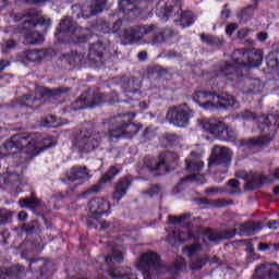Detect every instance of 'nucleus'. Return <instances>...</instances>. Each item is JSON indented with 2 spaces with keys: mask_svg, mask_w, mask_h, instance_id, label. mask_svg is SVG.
<instances>
[{
  "mask_svg": "<svg viewBox=\"0 0 279 279\" xmlns=\"http://www.w3.org/2000/svg\"><path fill=\"white\" fill-rule=\"evenodd\" d=\"M56 147V142L51 138H44L43 141H35L26 135H13L10 141L3 144L0 148V154L4 156H17L20 161L29 162L32 158L43 154L46 149Z\"/></svg>",
  "mask_w": 279,
  "mask_h": 279,
  "instance_id": "obj_1",
  "label": "nucleus"
},
{
  "mask_svg": "<svg viewBox=\"0 0 279 279\" xmlns=\"http://www.w3.org/2000/svg\"><path fill=\"white\" fill-rule=\"evenodd\" d=\"M145 34H153V45H158V43H165L167 38H171L175 33H173L171 28L161 31L156 24H150L144 27L137 26L125 29L121 36V43L122 45H134V43H138Z\"/></svg>",
  "mask_w": 279,
  "mask_h": 279,
  "instance_id": "obj_2",
  "label": "nucleus"
},
{
  "mask_svg": "<svg viewBox=\"0 0 279 279\" xmlns=\"http://www.w3.org/2000/svg\"><path fill=\"white\" fill-rule=\"evenodd\" d=\"M262 230L263 225L260 222L248 221L242 225H235L233 229L225 231L207 229L205 230V236L208 238L211 243H219V241L234 239L236 234H240L241 236H254L256 232H260Z\"/></svg>",
  "mask_w": 279,
  "mask_h": 279,
  "instance_id": "obj_3",
  "label": "nucleus"
},
{
  "mask_svg": "<svg viewBox=\"0 0 279 279\" xmlns=\"http://www.w3.org/2000/svg\"><path fill=\"white\" fill-rule=\"evenodd\" d=\"M157 16L162 21H169L170 16H180V25L182 27H191L195 23V16L192 12L182 13V3L175 2L167 8V2L160 1L157 4Z\"/></svg>",
  "mask_w": 279,
  "mask_h": 279,
  "instance_id": "obj_4",
  "label": "nucleus"
},
{
  "mask_svg": "<svg viewBox=\"0 0 279 279\" xmlns=\"http://www.w3.org/2000/svg\"><path fill=\"white\" fill-rule=\"evenodd\" d=\"M201 125L205 132L211 134L218 141H236V131L228 128L226 123L215 119H204Z\"/></svg>",
  "mask_w": 279,
  "mask_h": 279,
  "instance_id": "obj_5",
  "label": "nucleus"
},
{
  "mask_svg": "<svg viewBox=\"0 0 279 279\" xmlns=\"http://www.w3.org/2000/svg\"><path fill=\"white\" fill-rule=\"evenodd\" d=\"M105 263L109 268L107 274L111 279H138L136 275L132 274L130 267L112 268L117 263H123V252L119 248L113 250L112 254L105 258Z\"/></svg>",
  "mask_w": 279,
  "mask_h": 279,
  "instance_id": "obj_6",
  "label": "nucleus"
},
{
  "mask_svg": "<svg viewBox=\"0 0 279 279\" xmlns=\"http://www.w3.org/2000/svg\"><path fill=\"white\" fill-rule=\"evenodd\" d=\"M59 34H63L70 43H86L88 40V31L77 26L72 17L63 19L58 28Z\"/></svg>",
  "mask_w": 279,
  "mask_h": 279,
  "instance_id": "obj_7",
  "label": "nucleus"
},
{
  "mask_svg": "<svg viewBox=\"0 0 279 279\" xmlns=\"http://www.w3.org/2000/svg\"><path fill=\"white\" fill-rule=\"evenodd\" d=\"M136 268L143 274L145 279H151L153 276H158L160 269H162L160 256L154 252H146L138 258Z\"/></svg>",
  "mask_w": 279,
  "mask_h": 279,
  "instance_id": "obj_8",
  "label": "nucleus"
},
{
  "mask_svg": "<svg viewBox=\"0 0 279 279\" xmlns=\"http://www.w3.org/2000/svg\"><path fill=\"white\" fill-rule=\"evenodd\" d=\"M232 60L242 69H256L263 64V51L254 48L246 51L238 49L232 53Z\"/></svg>",
  "mask_w": 279,
  "mask_h": 279,
  "instance_id": "obj_9",
  "label": "nucleus"
},
{
  "mask_svg": "<svg viewBox=\"0 0 279 279\" xmlns=\"http://www.w3.org/2000/svg\"><path fill=\"white\" fill-rule=\"evenodd\" d=\"M191 117H193V110L186 105H180L170 108L166 118L170 123L177 125V128H186L189 121H191Z\"/></svg>",
  "mask_w": 279,
  "mask_h": 279,
  "instance_id": "obj_10",
  "label": "nucleus"
},
{
  "mask_svg": "<svg viewBox=\"0 0 279 279\" xmlns=\"http://www.w3.org/2000/svg\"><path fill=\"white\" fill-rule=\"evenodd\" d=\"M186 162V171H189L190 175L187 178L182 179L181 182H204V175L202 174V169H204V161L199 159V155L192 151L189 158L185 159Z\"/></svg>",
  "mask_w": 279,
  "mask_h": 279,
  "instance_id": "obj_11",
  "label": "nucleus"
},
{
  "mask_svg": "<svg viewBox=\"0 0 279 279\" xmlns=\"http://www.w3.org/2000/svg\"><path fill=\"white\" fill-rule=\"evenodd\" d=\"M232 156H234V154L230 148L225 146H214L208 166L223 167V169H228V167L232 165Z\"/></svg>",
  "mask_w": 279,
  "mask_h": 279,
  "instance_id": "obj_12",
  "label": "nucleus"
},
{
  "mask_svg": "<svg viewBox=\"0 0 279 279\" xmlns=\"http://www.w3.org/2000/svg\"><path fill=\"white\" fill-rule=\"evenodd\" d=\"M104 135L101 133H92L90 131H82L76 138V145L85 153L93 151L99 147Z\"/></svg>",
  "mask_w": 279,
  "mask_h": 279,
  "instance_id": "obj_13",
  "label": "nucleus"
},
{
  "mask_svg": "<svg viewBox=\"0 0 279 279\" xmlns=\"http://www.w3.org/2000/svg\"><path fill=\"white\" fill-rule=\"evenodd\" d=\"M141 132V124L136 123H121V125L114 130H110L108 134H104L107 141H116L117 138H132L135 134Z\"/></svg>",
  "mask_w": 279,
  "mask_h": 279,
  "instance_id": "obj_14",
  "label": "nucleus"
},
{
  "mask_svg": "<svg viewBox=\"0 0 279 279\" xmlns=\"http://www.w3.org/2000/svg\"><path fill=\"white\" fill-rule=\"evenodd\" d=\"M216 102L207 100L201 106L205 110H214V108H236V98L232 95L213 96Z\"/></svg>",
  "mask_w": 279,
  "mask_h": 279,
  "instance_id": "obj_15",
  "label": "nucleus"
},
{
  "mask_svg": "<svg viewBox=\"0 0 279 279\" xmlns=\"http://www.w3.org/2000/svg\"><path fill=\"white\" fill-rule=\"evenodd\" d=\"M89 213L92 217L99 221L104 215H110V202L105 198H93L88 203Z\"/></svg>",
  "mask_w": 279,
  "mask_h": 279,
  "instance_id": "obj_16",
  "label": "nucleus"
},
{
  "mask_svg": "<svg viewBox=\"0 0 279 279\" xmlns=\"http://www.w3.org/2000/svg\"><path fill=\"white\" fill-rule=\"evenodd\" d=\"M253 279H279V265L263 264L255 269Z\"/></svg>",
  "mask_w": 279,
  "mask_h": 279,
  "instance_id": "obj_17",
  "label": "nucleus"
},
{
  "mask_svg": "<svg viewBox=\"0 0 279 279\" xmlns=\"http://www.w3.org/2000/svg\"><path fill=\"white\" fill-rule=\"evenodd\" d=\"M112 53V43L105 40L104 43L93 44L89 48V60L92 62H101V58L106 56V52Z\"/></svg>",
  "mask_w": 279,
  "mask_h": 279,
  "instance_id": "obj_18",
  "label": "nucleus"
},
{
  "mask_svg": "<svg viewBox=\"0 0 279 279\" xmlns=\"http://www.w3.org/2000/svg\"><path fill=\"white\" fill-rule=\"evenodd\" d=\"M41 25L49 27L51 25V20L46 17H38L36 11L31 10L26 13V20L22 24V29H34V27Z\"/></svg>",
  "mask_w": 279,
  "mask_h": 279,
  "instance_id": "obj_19",
  "label": "nucleus"
},
{
  "mask_svg": "<svg viewBox=\"0 0 279 279\" xmlns=\"http://www.w3.org/2000/svg\"><path fill=\"white\" fill-rule=\"evenodd\" d=\"M76 180H90V170L86 167L74 166L65 177L61 178L62 182H75Z\"/></svg>",
  "mask_w": 279,
  "mask_h": 279,
  "instance_id": "obj_20",
  "label": "nucleus"
},
{
  "mask_svg": "<svg viewBox=\"0 0 279 279\" xmlns=\"http://www.w3.org/2000/svg\"><path fill=\"white\" fill-rule=\"evenodd\" d=\"M130 186H132V179H130V177H124L120 179L112 194L113 202H117V204H119V202H121V199H123V197L128 195V190L130 189Z\"/></svg>",
  "mask_w": 279,
  "mask_h": 279,
  "instance_id": "obj_21",
  "label": "nucleus"
},
{
  "mask_svg": "<svg viewBox=\"0 0 279 279\" xmlns=\"http://www.w3.org/2000/svg\"><path fill=\"white\" fill-rule=\"evenodd\" d=\"M242 178L246 181L244 185L246 191H254V189H258V186L265 184L266 181L265 175L252 171L248 173H243Z\"/></svg>",
  "mask_w": 279,
  "mask_h": 279,
  "instance_id": "obj_22",
  "label": "nucleus"
},
{
  "mask_svg": "<svg viewBox=\"0 0 279 279\" xmlns=\"http://www.w3.org/2000/svg\"><path fill=\"white\" fill-rule=\"evenodd\" d=\"M99 101L97 98L90 97V93L85 92L81 97L72 104V110H86V108H95Z\"/></svg>",
  "mask_w": 279,
  "mask_h": 279,
  "instance_id": "obj_23",
  "label": "nucleus"
},
{
  "mask_svg": "<svg viewBox=\"0 0 279 279\" xmlns=\"http://www.w3.org/2000/svg\"><path fill=\"white\" fill-rule=\"evenodd\" d=\"M25 267L13 266L11 268L0 269V279H21L25 277Z\"/></svg>",
  "mask_w": 279,
  "mask_h": 279,
  "instance_id": "obj_24",
  "label": "nucleus"
},
{
  "mask_svg": "<svg viewBox=\"0 0 279 279\" xmlns=\"http://www.w3.org/2000/svg\"><path fill=\"white\" fill-rule=\"evenodd\" d=\"M107 3L108 0H92V3L88 7V9L83 10V16L85 19H88L90 16L99 14V12H104V9L106 8Z\"/></svg>",
  "mask_w": 279,
  "mask_h": 279,
  "instance_id": "obj_25",
  "label": "nucleus"
},
{
  "mask_svg": "<svg viewBox=\"0 0 279 279\" xmlns=\"http://www.w3.org/2000/svg\"><path fill=\"white\" fill-rule=\"evenodd\" d=\"M268 143H271V137L268 135L241 141V145H245L246 147H263V145H268Z\"/></svg>",
  "mask_w": 279,
  "mask_h": 279,
  "instance_id": "obj_26",
  "label": "nucleus"
},
{
  "mask_svg": "<svg viewBox=\"0 0 279 279\" xmlns=\"http://www.w3.org/2000/svg\"><path fill=\"white\" fill-rule=\"evenodd\" d=\"M222 77L229 80V82H234L239 78V69L232 64H227L221 71Z\"/></svg>",
  "mask_w": 279,
  "mask_h": 279,
  "instance_id": "obj_27",
  "label": "nucleus"
},
{
  "mask_svg": "<svg viewBox=\"0 0 279 279\" xmlns=\"http://www.w3.org/2000/svg\"><path fill=\"white\" fill-rule=\"evenodd\" d=\"M19 205L21 208H38L40 206V201L36 197V195L32 194L31 197L21 198L19 201Z\"/></svg>",
  "mask_w": 279,
  "mask_h": 279,
  "instance_id": "obj_28",
  "label": "nucleus"
},
{
  "mask_svg": "<svg viewBox=\"0 0 279 279\" xmlns=\"http://www.w3.org/2000/svg\"><path fill=\"white\" fill-rule=\"evenodd\" d=\"M45 51L43 50H26L24 52V58L28 60V62H40L45 60Z\"/></svg>",
  "mask_w": 279,
  "mask_h": 279,
  "instance_id": "obj_29",
  "label": "nucleus"
},
{
  "mask_svg": "<svg viewBox=\"0 0 279 279\" xmlns=\"http://www.w3.org/2000/svg\"><path fill=\"white\" fill-rule=\"evenodd\" d=\"M45 41V37L43 34L38 32H29L25 35L26 45H40V43Z\"/></svg>",
  "mask_w": 279,
  "mask_h": 279,
  "instance_id": "obj_30",
  "label": "nucleus"
},
{
  "mask_svg": "<svg viewBox=\"0 0 279 279\" xmlns=\"http://www.w3.org/2000/svg\"><path fill=\"white\" fill-rule=\"evenodd\" d=\"M171 156V153H168L166 155H161L159 157V161L151 163L148 167V169H150V171H160V169H165V167H167V162H169V157Z\"/></svg>",
  "mask_w": 279,
  "mask_h": 279,
  "instance_id": "obj_31",
  "label": "nucleus"
},
{
  "mask_svg": "<svg viewBox=\"0 0 279 279\" xmlns=\"http://www.w3.org/2000/svg\"><path fill=\"white\" fill-rule=\"evenodd\" d=\"M136 10V4L130 0H120L119 1V11L120 12H134Z\"/></svg>",
  "mask_w": 279,
  "mask_h": 279,
  "instance_id": "obj_32",
  "label": "nucleus"
},
{
  "mask_svg": "<svg viewBox=\"0 0 279 279\" xmlns=\"http://www.w3.org/2000/svg\"><path fill=\"white\" fill-rule=\"evenodd\" d=\"M202 251V245L199 244H193L190 246H185L183 248V254L184 256H187V258H193V256H195V254H197V252Z\"/></svg>",
  "mask_w": 279,
  "mask_h": 279,
  "instance_id": "obj_33",
  "label": "nucleus"
},
{
  "mask_svg": "<svg viewBox=\"0 0 279 279\" xmlns=\"http://www.w3.org/2000/svg\"><path fill=\"white\" fill-rule=\"evenodd\" d=\"M173 239L174 241H177V243H184V241H189V239H192V236H191V233H189V230L174 231Z\"/></svg>",
  "mask_w": 279,
  "mask_h": 279,
  "instance_id": "obj_34",
  "label": "nucleus"
},
{
  "mask_svg": "<svg viewBox=\"0 0 279 279\" xmlns=\"http://www.w3.org/2000/svg\"><path fill=\"white\" fill-rule=\"evenodd\" d=\"M117 175H119V169H117L114 166H111L106 174L101 178L100 182H110V180H113L117 178Z\"/></svg>",
  "mask_w": 279,
  "mask_h": 279,
  "instance_id": "obj_35",
  "label": "nucleus"
},
{
  "mask_svg": "<svg viewBox=\"0 0 279 279\" xmlns=\"http://www.w3.org/2000/svg\"><path fill=\"white\" fill-rule=\"evenodd\" d=\"M123 88L125 93H136L140 86L134 78H129L128 82L123 84Z\"/></svg>",
  "mask_w": 279,
  "mask_h": 279,
  "instance_id": "obj_36",
  "label": "nucleus"
},
{
  "mask_svg": "<svg viewBox=\"0 0 279 279\" xmlns=\"http://www.w3.org/2000/svg\"><path fill=\"white\" fill-rule=\"evenodd\" d=\"M12 221V213L8 209H0V226H5Z\"/></svg>",
  "mask_w": 279,
  "mask_h": 279,
  "instance_id": "obj_37",
  "label": "nucleus"
},
{
  "mask_svg": "<svg viewBox=\"0 0 279 279\" xmlns=\"http://www.w3.org/2000/svg\"><path fill=\"white\" fill-rule=\"evenodd\" d=\"M17 180L19 174L7 172V174L2 175L0 182H3L4 184H14V182H17Z\"/></svg>",
  "mask_w": 279,
  "mask_h": 279,
  "instance_id": "obj_38",
  "label": "nucleus"
},
{
  "mask_svg": "<svg viewBox=\"0 0 279 279\" xmlns=\"http://www.w3.org/2000/svg\"><path fill=\"white\" fill-rule=\"evenodd\" d=\"M204 265H206V258H198L191 263L190 269H192V271H199V269H202Z\"/></svg>",
  "mask_w": 279,
  "mask_h": 279,
  "instance_id": "obj_39",
  "label": "nucleus"
},
{
  "mask_svg": "<svg viewBox=\"0 0 279 279\" xmlns=\"http://www.w3.org/2000/svg\"><path fill=\"white\" fill-rule=\"evenodd\" d=\"M191 218V214H183L181 216H169L170 223H182Z\"/></svg>",
  "mask_w": 279,
  "mask_h": 279,
  "instance_id": "obj_40",
  "label": "nucleus"
},
{
  "mask_svg": "<svg viewBox=\"0 0 279 279\" xmlns=\"http://www.w3.org/2000/svg\"><path fill=\"white\" fill-rule=\"evenodd\" d=\"M202 43H205L206 45H209V47H214V45L217 43V37L213 35H201Z\"/></svg>",
  "mask_w": 279,
  "mask_h": 279,
  "instance_id": "obj_41",
  "label": "nucleus"
},
{
  "mask_svg": "<svg viewBox=\"0 0 279 279\" xmlns=\"http://www.w3.org/2000/svg\"><path fill=\"white\" fill-rule=\"evenodd\" d=\"M257 248H258L259 252H267V250H274L275 252H277L278 245L267 244V243H259L257 245Z\"/></svg>",
  "mask_w": 279,
  "mask_h": 279,
  "instance_id": "obj_42",
  "label": "nucleus"
},
{
  "mask_svg": "<svg viewBox=\"0 0 279 279\" xmlns=\"http://www.w3.org/2000/svg\"><path fill=\"white\" fill-rule=\"evenodd\" d=\"M101 184H106V182H99L98 184L92 185L87 191H85V195H90L93 193H99L101 191Z\"/></svg>",
  "mask_w": 279,
  "mask_h": 279,
  "instance_id": "obj_43",
  "label": "nucleus"
},
{
  "mask_svg": "<svg viewBox=\"0 0 279 279\" xmlns=\"http://www.w3.org/2000/svg\"><path fill=\"white\" fill-rule=\"evenodd\" d=\"M121 25H123V22L121 20H118L110 29L105 31L107 34H117L121 29Z\"/></svg>",
  "mask_w": 279,
  "mask_h": 279,
  "instance_id": "obj_44",
  "label": "nucleus"
},
{
  "mask_svg": "<svg viewBox=\"0 0 279 279\" xmlns=\"http://www.w3.org/2000/svg\"><path fill=\"white\" fill-rule=\"evenodd\" d=\"M174 267L177 269V271H184V269H186V260H184V258H179L175 264Z\"/></svg>",
  "mask_w": 279,
  "mask_h": 279,
  "instance_id": "obj_45",
  "label": "nucleus"
},
{
  "mask_svg": "<svg viewBox=\"0 0 279 279\" xmlns=\"http://www.w3.org/2000/svg\"><path fill=\"white\" fill-rule=\"evenodd\" d=\"M214 95V93L201 90L196 93V99H208V97H213Z\"/></svg>",
  "mask_w": 279,
  "mask_h": 279,
  "instance_id": "obj_46",
  "label": "nucleus"
},
{
  "mask_svg": "<svg viewBox=\"0 0 279 279\" xmlns=\"http://www.w3.org/2000/svg\"><path fill=\"white\" fill-rule=\"evenodd\" d=\"M236 27H239L238 24H234V23L229 24L226 28V34L228 36H232V34H234V32H236Z\"/></svg>",
  "mask_w": 279,
  "mask_h": 279,
  "instance_id": "obj_47",
  "label": "nucleus"
},
{
  "mask_svg": "<svg viewBox=\"0 0 279 279\" xmlns=\"http://www.w3.org/2000/svg\"><path fill=\"white\" fill-rule=\"evenodd\" d=\"M229 186H231V189H233V193H239V180H230L229 181Z\"/></svg>",
  "mask_w": 279,
  "mask_h": 279,
  "instance_id": "obj_48",
  "label": "nucleus"
},
{
  "mask_svg": "<svg viewBox=\"0 0 279 279\" xmlns=\"http://www.w3.org/2000/svg\"><path fill=\"white\" fill-rule=\"evenodd\" d=\"M24 99L26 101V106H32V105L36 104V101H38V98L33 97L32 95L24 97Z\"/></svg>",
  "mask_w": 279,
  "mask_h": 279,
  "instance_id": "obj_49",
  "label": "nucleus"
},
{
  "mask_svg": "<svg viewBox=\"0 0 279 279\" xmlns=\"http://www.w3.org/2000/svg\"><path fill=\"white\" fill-rule=\"evenodd\" d=\"M146 195H149V197H154V195H158L160 193V187L158 185L153 186L150 192H144Z\"/></svg>",
  "mask_w": 279,
  "mask_h": 279,
  "instance_id": "obj_50",
  "label": "nucleus"
},
{
  "mask_svg": "<svg viewBox=\"0 0 279 279\" xmlns=\"http://www.w3.org/2000/svg\"><path fill=\"white\" fill-rule=\"evenodd\" d=\"M250 32H252L250 28H243L239 31L238 38H246V36L250 35Z\"/></svg>",
  "mask_w": 279,
  "mask_h": 279,
  "instance_id": "obj_51",
  "label": "nucleus"
},
{
  "mask_svg": "<svg viewBox=\"0 0 279 279\" xmlns=\"http://www.w3.org/2000/svg\"><path fill=\"white\" fill-rule=\"evenodd\" d=\"M267 38H269V35L265 32L257 34V39L259 40V43H265V40H267Z\"/></svg>",
  "mask_w": 279,
  "mask_h": 279,
  "instance_id": "obj_52",
  "label": "nucleus"
},
{
  "mask_svg": "<svg viewBox=\"0 0 279 279\" xmlns=\"http://www.w3.org/2000/svg\"><path fill=\"white\" fill-rule=\"evenodd\" d=\"M268 228H269L270 230H278V228H279V221H278V220H270V221L268 222Z\"/></svg>",
  "mask_w": 279,
  "mask_h": 279,
  "instance_id": "obj_53",
  "label": "nucleus"
},
{
  "mask_svg": "<svg viewBox=\"0 0 279 279\" xmlns=\"http://www.w3.org/2000/svg\"><path fill=\"white\" fill-rule=\"evenodd\" d=\"M222 16H225V19H229L230 17V9H228V4H226L221 11Z\"/></svg>",
  "mask_w": 279,
  "mask_h": 279,
  "instance_id": "obj_54",
  "label": "nucleus"
},
{
  "mask_svg": "<svg viewBox=\"0 0 279 279\" xmlns=\"http://www.w3.org/2000/svg\"><path fill=\"white\" fill-rule=\"evenodd\" d=\"M7 66H10V61H8V60H0V73H1Z\"/></svg>",
  "mask_w": 279,
  "mask_h": 279,
  "instance_id": "obj_55",
  "label": "nucleus"
},
{
  "mask_svg": "<svg viewBox=\"0 0 279 279\" xmlns=\"http://www.w3.org/2000/svg\"><path fill=\"white\" fill-rule=\"evenodd\" d=\"M17 219L20 221H27V213L25 211H20L19 215H17Z\"/></svg>",
  "mask_w": 279,
  "mask_h": 279,
  "instance_id": "obj_56",
  "label": "nucleus"
},
{
  "mask_svg": "<svg viewBox=\"0 0 279 279\" xmlns=\"http://www.w3.org/2000/svg\"><path fill=\"white\" fill-rule=\"evenodd\" d=\"M5 47H7V49H14L16 47V41L9 40V41H7Z\"/></svg>",
  "mask_w": 279,
  "mask_h": 279,
  "instance_id": "obj_57",
  "label": "nucleus"
},
{
  "mask_svg": "<svg viewBox=\"0 0 279 279\" xmlns=\"http://www.w3.org/2000/svg\"><path fill=\"white\" fill-rule=\"evenodd\" d=\"M214 206L216 208H221V206H226V201L223 199L215 201Z\"/></svg>",
  "mask_w": 279,
  "mask_h": 279,
  "instance_id": "obj_58",
  "label": "nucleus"
},
{
  "mask_svg": "<svg viewBox=\"0 0 279 279\" xmlns=\"http://www.w3.org/2000/svg\"><path fill=\"white\" fill-rule=\"evenodd\" d=\"M242 117L244 118V119H254V113H252L251 111H244L243 113H242Z\"/></svg>",
  "mask_w": 279,
  "mask_h": 279,
  "instance_id": "obj_59",
  "label": "nucleus"
},
{
  "mask_svg": "<svg viewBox=\"0 0 279 279\" xmlns=\"http://www.w3.org/2000/svg\"><path fill=\"white\" fill-rule=\"evenodd\" d=\"M207 193H210V194L223 193V189L213 187V189H210L209 191H207Z\"/></svg>",
  "mask_w": 279,
  "mask_h": 279,
  "instance_id": "obj_60",
  "label": "nucleus"
},
{
  "mask_svg": "<svg viewBox=\"0 0 279 279\" xmlns=\"http://www.w3.org/2000/svg\"><path fill=\"white\" fill-rule=\"evenodd\" d=\"M137 58L138 60H147V52H144V51L140 52L137 54Z\"/></svg>",
  "mask_w": 279,
  "mask_h": 279,
  "instance_id": "obj_61",
  "label": "nucleus"
},
{
  "mask_svg": "<svg viewBox=\"0 0 279 279\" xmlns=\"http://www.w3.org/2000/svg\"><path fill=\"white\" fill-rule=\"evenodd\" d=\"M10 0H0V10H3L8 5Z\"/></svg>",
  "mask_w": 279,
  "mask_h": 279,
  "instance_id": "obj_62",
  "label": "nucleus"
},
{
  "mask_svg": "<svg viewBox=\"0 0 279 279\" xmlns=\"http://www.w3.org/2000/svg\"><path fill=\"white\" fill-rule=\"evenodd\" d=\"M150 136H151V134H149V129H146L144 132V137L149 138Z\"/></svg>",
  "mask_w": 279,
  "mask_h": 279,
  "instance_id": "obj_63",
  "label": "nucleus"
},
{
  "mask_svg": "<svg viewBox=\"0 0 279 279\" xmlns=\"http://www.w3.org/2000/svg\"><path fill=\"white\" fill-rule=\"evenodd\" d=\"M274 178L279 180V168L274 171Z\"/></svg>",
  "mask_w": 279,
  "mask_h": 279,
  "instance_id": "obj_64",
  "label": "nucleus"
}]
</instances>
